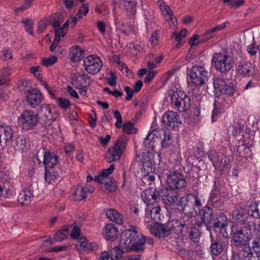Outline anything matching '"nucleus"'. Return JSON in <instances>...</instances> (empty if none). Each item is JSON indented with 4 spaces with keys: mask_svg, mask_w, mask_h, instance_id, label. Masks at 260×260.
I'll use <instances>...</instances> for the list:
<instances>
[{
    "mask_svg": "<svg viewBox=\"0 0 260 260\" xmlns=\"http://www.w3.org/2000/svg\"><path fill=\"white\" fill-rule=\"evenodd\" d=\"M147 214H146V222H149V216H150V219L155 220L157 223H154L150 226V232L154 236L157 237H166L171 233V228L168 224H159L157 222L160 220V207L159 206L153 208L150 211L149 209L146 210Z\"/></svg>",
    "mask_w": 260,
    "mask_h": 260,
    "instance_id": "1",
    "label": "nucleus"
},
{
    "mask_svg": "<svg viewBox=\"0 0 260 260\" xmlns=\"http://www.w3.org/2000/svg\"><path fill=\"white\" fill-rule=\"evenodd\" d=\"M231 229V243L236 248L249 246L251 233H248L243 223L233 224Z\"/></svg>",
    "mask_w": 260,
    "mask_h": 260,
    "instance_id": "2",
    "label": "nucleus"
},
{
    "mask_svg": "<svg viewBox=\"0 0 260 260\" xmlns=\"http://www.w3.org/2000/svg\"><path fill=\"white\" fill-rule=\"evenodd\" d=\"M171 105L173 108L180 112L189 109L190 99L184 91L181 90L174 91L171 94Z\"/></svg>",
    "mask_w": 260,
    "mask_h": 260,
    "instance_id": "3",
    "label": "nucleus"
},
{
    "mask_svg": "<svg viewBox=\"0 0 260 260\" xmlns=\"http://www.w3.org/2000/svg\"><path fill=\"white\" fill-rule=\"evenodd\" d=\"M189 77L192 83L196 86H201L208 80L209 74L202 66H194L190 70Z\"/></svg>",
    "mask_w": 260,
    "mask_h": 260,
    "instance_id": "4",
    "label": "nucleus"
},
{
    "mask_svg": "<svg viewBox=\"0 0 260 260\" xmlns=\"http://www.w3.org/2000/svg\"><path fill=\"white\" fill-rule=\"evenodd\" d=\"M36 115L40 122L45 126L50 125L56 121L58 116L55 111H52L50 106L47 104L40 106Z\"/></svg>",
    "mask_w": 260,
    "mask_h": 260,
    "instance_id": "5",
    "label": "nucleus"
},
{
    "mask_svg": "<svg viewBox=\"0 0 260 260\" xmlns=\"http://www.w3.org/2000/svg\"><path fill=\"white\" fill-rule=\"evenodd\" d=\"M126 147L124 140L119 137L114 143L113 146L110 148L105 156L107 161L111 163L117 161L121 158Z\"/></svg>",
    "mask_w": 260,
    "mask_h": 260,
    "instance_id": "6",
    "label": "nucleus"
},
{
    "mask_svg": "<svg viewBox=\"0 0 260 260\" xmlns=\"http://www.w3.org/2000/svg\"><path fill=\"white\" fill-rule=\"evenodd\" d=\"M212 60L217 70L222 73L229 72L233 66V61L230 56L224 53H215Z\"/></svg>",
    "mask_w": 260,
    "mask_h": 260,
    "instance_id": "7",
    "label": "nucleus"
},
{
    "mask_svg": "<svg viewBox=\"0 0 260 260\" xmlns=\"http://www.w3.org/2000/svg\"><path fill=\"white\" fill-rule=\"evenodd\" d=\"M37 115L31 110L23 111L18 118V124L23 129L32 128L37 123Z\"/></svg>",
    "mask_w": 260,
    "mask_h": 260,
    "instance_id": "8",
    "label": "nucleus"
},
{
    "mask_svg": "<svg viewBox=\"0 0 260 260\" xmlns=\"http://www.w3.org/2000/svg\"><path fill=\"white\" fill-rule=\"evenodd\" d=\"M85 70L90 74L95 75L99 72L103 65L100 57L96 55L87 56L83 61Z\"/></svg>",
    "mask_w": 260,
    "mask_h": 260,
    "instance_id": "9",
    "label": "nucleus"
},
{
    "mask_svg": "<svg viewBox=\"0 0 260 260\" xmlns=\"http://www.w3.org/2000/svg\"><path fill=\"white\" fill-rule=\"evenodd\" d=\"M167 183L169 187L175 190L182 189L186 185L184 176L177 172H171L168 175Z\"/></svg>",
    "mask_w": 260,
    "mask_h": 260,
    "instance_id": "10",
    "label": "nucleus"
},
{
    "mask_svg": "<svg viewBox=\"0 0 260 260\" xmlns=\"http://www.w3.org/2000/svg\"><path fill=\"white\" fill-rule=\"evenodd\" d=\"M228 247V241L224 238L211 239L210 247V253L212 258L219 255L224 250L226 249Z\"/></svg>",
    "mask_w": 260,
    "mask_h": 260,
    "instance_id": "11",
    "label": "nucleus"
},
{
    "mask_svg": "<svg viewBox=\"0 0 260 260\" xmlns=\"http://www.w3.org/2000/svg\"><path fill=\"white\" fill-rule=\"evenodd\" d=\"M178 193L174 189L165 187L159 190V198L166 205H173L178 201Z\"/></svg>",
    "mask_w": 260,
    "mask_h": 260,
    "instance_id": "12",
    "label": "nucleus"
},
{
    "mask_svg": "<svg viewBox=\"0 0 260 260\" xmlns=\"http://www.w3.org/2000/svg\"><path fill=\"white\" fill-rule=\"evenodd\" d=\"M141 197L147 206L153 205L157 202V199L159 198V190L153 187L148 188L142 192Z\"/></svg>",
    "mask_w": 260,
    "mask_h": 260,
    "instance_id": "13",
    "label": "nucleus"
},
{
    "mask_svg": "<svg viewBox=\"0 0 260 260\" xmlns=\"http://www.w3.org/2000/svg\"><path fill=\"white\" fill-rule=\"evenodd\" d=\"M231 260H256L251 251L245 249H238L236 247H232Z\"/></svg>",
    "mask_w": 260,
    "mask_h": 260,
    "instance_id": "14",
    "label": "nucleus"
},
{
    "mask_svg": "<svg viewBox=\"0 0 260 260\" xmlns=\"http://www.w3.org/2000/svg\"><path fill=\"white\" fill-rule=\"evenodd\" d=\"M136 234L135 229H128L123 231L121 234L120 245L123 249L131 250L133 240Z\"/></svg>",
    "mask_w": 260,
    "mask_h": 260,
    "instance_id": "15",
    "label": "nucleus"
},
{
    "mask_svg": "<svg viewBox=\"0 0 260 260\" xmlns=\"http://www.w3.org/2000/svg\"><path fill=\"white\" fill-rule=\"evenodd\" d=\"M179 122V116L177 113L168 111L165 113L162 118V123L166 124L168 129L174 128L177 126Z\"/></svg>",
    "mask_w": 260,
    "mask_h": 260,
    "instance_id": "16",
    "label": "nucleus"
},
{
    "mask_svg": "<svg viewBox=\"0 0 260 260\" xmlns=\"http://www.w3.org/2000/svg\"><path fill=\"white\" fill-rule=\"evenodd\" d=\"M34 198V190L31 185L27 188L23 189L19 194L17 202L21 206L27 205Z\"/></svg>",
    "mask_w": 260,
    "mask_h": 260,
    "instance_id": "17",
    "label": "nucleus"
},
{
    "mask_svg": "<svg viewBox=\"0 0 260 260\" xmlns=\"http://www.w3.org/2000/svg\"><path fill=\"white\" fill-rule=\"evenodd\" d=\"M179 205L185 215L191 216L194 212H197V209L193 208L192 200L190 199L189 194L181 198Z\"/></svg>",
    "mask_w": 260,
    "mask_h": 260,
    "instance_id": "18",
    "label": "nucleus"
},
{
    "mask_svg": "<svg viewBox=\"0 0 260 260\" xmlns=\"http://www.w3.org/2000/svg\"><path fill=\"white\" fill-rule=\"evenodd\" d=\"M213 84L214 88L219 90L222 94L231 96L234 93L235 89L234 87L228 85L223 79L220 78H216L214 81Z\"/></svg>",
    "mask_w": 260,
    "mask_h": 260,
    "instance_id": "19",
    "label": "nucleus"
},
{
    "mask_svg": "<svg viewBox=\"0 0 260 260\" xmlns=\"http://www.w3.org/2000/svg\"><path fill=\"white\" fill-rule=\"evenodd\" d=\"M27 146V139L23 135H19L15 137L11 142V147L16 151H26Z\"/></svg>",
    "mask_w": 260,
    "mask_h": 260,
    "instance_id": "20",
    "label": "nucleus"
},
{
    "mask_svg": "<svg viewBox=\"0 0 260 260\" xmlns=\"http://www.w3.org/2000/svg\"><path fill=\"white\" fill-rule=\"evenodd\" d=\"M26 98L28 104L35 108L41 103L43 96L39 90L34 89L27 93Z\"/></svg>",
    "mask_w": 260,
    "mask_h": 260,
    "instance_id": "21",
    "label": "nucleus"
},
{
    "mask_svg": "<svg viewBox=\"0 0 260 260\" xmlns=\"http://www.w3.org/2000/svg\"><path fill=\"white\" fill-rule=\"evenodd\" d=\"M253 68L250 62L240 61L236 67L237 74L243 77H249L252 75Z\"/></svg>",
    "mask_w": 260,
    "mask_h": 260,
    "instance_id": "22",
    "label": "nucleus"
},
{
    "mask_svg": "<svg viewBox=\"0 0 260 260\" xmlns=\"http://www.w3.org/2000/svg\"><path fill=\"white\" fill-rule=\"evenodd\" d=\"M224 202V198L216 191H212L211 192L208 201V205L219 209L223 207Z\"/></svg>",
    "mask_w": 260,
    "mask_h": 260,
    "instance_id": "23",
    "label": "nucleus"
},
{
    "mask_svg": "<svg viewBox=\"0 0 260 260\" xmlns=\"http://www.w3.org/2000/svg\"><path fill=\"white\" fill-rule=\"evenodd\" d=\"M43 153V164L46 168H52L57 165L58 157L53 153L47 152L45 150H42Z\"/></svg>",
    "mask_w": 260,
    "mask_h": 260,
    "instance_id": "24",
    "label": "nucleus"
},
{
    "mask_svg": "<svg viewBox=\"0 0 260 260\" xmlns=\"http://www.w3.org/2000/svg\"><path fill=\"white\" fill-rule=\"evenodd\" d=\"M146 243V237L140 234H138L136 231V234L133 240L131 250L134 251H143L144 244Z\"/></svg>",
    "mask_w": 260,
    "mask_h": 260,
    "instance_id": "25",
    "label": "nucleus"
},
{
    "mask_svg": "<svg viewBox=\"0 0 260 260\" xmlns=\"http://www.w3.org/2000/svg\"><path fill=\"white\" fill-rule=\"evenodd\" d=\"M117 228L112 223L106 225L103 229V233L107 240L113 241L118 235Z\"/></svg>",
    "mask_w": 260,
    "mask_h": 260,
    "instance_id": "26",
    "label": "nucleus"
},
{
    "mask_svg": "<svg viewBox=\"0 0 260 260\" xmlns=\"http://www.w3.org/2000/svg\"><path fill=\"white\" fill-rule=\"evenodd\" d=\"M231 216L233 219L239 221L240 223H244L248 221L247 218L248 215L244 208H240L235 209L232 211Z\"/></svg>",
    "mask_w": 260,
    "mask_h": 260,
    "instance_id": "27",
    "label": "nucleus"
},
{
    "mask_svg": "<svg viewBox=\"0 0 260 260\" xmlns=\"http://www.w3.org/2000/svg\"><path fill=\"white\" fill-rule=\"evenodd\" d=\"M13 133L9 125L0 126V143L2 141L7 142L12 139Z\"/></svg>",
    "mask_w": 260,
    "mask_h": 260,
    "instance_id": "28",
    "label": "nucleus"
},
{
    "mask_svg": "<svg viewBox=\"0 0 260 260\" xmlns=\"http://www.w3.org/2000/svg\"><path fill=\"white\" fill-rule=\"evenodd\" d=\"M226 220V216L221 212H216L212 216L211 220L209 224L212 225L214 228H217L221 226Z\"/></svg>",
    "mask_w": 260,
    "mask_h": 260,
    "instance_id": "29",
    "label": "nucleus"
},
{
    "mask_svg": "<svg viewBox=\"0 0 260 260\" xmlns=\"http://www.w3.org/2000/svg\"><path fill=\"white\" fill-rule=\"evenodd\" d=\"M226 25L225 24H221L206 30L204 36H203V38L201 39L199 42L200 43H203L209 40L214 37V35L213 34L214 32L223 29L226 27Z\"/></svg>",
    "mask_w": 260,
    "mask_h": 260,
    "instance_id": "30",
    "label": "nucleus"
},
{
    "mask_svg": "<svg viewBox=\"0 0 260 260\" xmlns=\"http://www.w3.org/2000/svg\"><path fill=\"white\" fill-rule=\"evenodd\" d=\"M179 224L182 228V231L189 232L193 226L192 218L190 215H184L180 217L179 220Z\"/></svg>",
    "mask_w": 260,
    "mask_h": 260,
    "instance_id": "31",
    "label": "nucleus"
},
{
    "mask_svg": "<svg viewBox=\"0 0 260 260\" xmlns=\"http://www.w3.org/2000/svg\"><path fill=\"white\" fill-rule=\"evenodd\" d=\"M200 213L202 222L206 225H208L209 223H210L212 216L214 215L215 212H213L211 208L208 206H205L202 208V210L200 211Z\"/></svg>",
    "mask_w": 260,
    "mask_h": 260,
    "instance_id": "32",
    "label": "nucleus"
},
{
    "mask_svg": "<svg viewBox=\"0 0 260 260\" xmlns=\"http://www.w3.org/2000/svg\"><path fill=\"white\" fill-rule=\"evenodd\" d=\"M106 216L110 220L120 224L123 222V216L113 209H110L106 212Z\"/></svg>",
    "mask_w": 260,
    "mask_h": 260,
    "instance_id": "33",
    "label": "nucleus"
},
{
    "mask_svg": "<svg viewBox=\"0 0 260 260\" xmlns=\"http://www.w3.org/2000/svg\"><path fill=\"white\" fill-rule=\"evenodd\" d=\"M83 51L78 46L72 47L69 53L70 60L72 62L78 61L83 57Z\"/></svg>",
    "mask_w": 260,
    "mask_h": 260,
    "instance_id": "34",
    "label": "nucleus"
},
{
    "mask_svg": "<svg viewBox=\"0 0 260 260\" xmlns=\"http://www.w3.org/2000/svg\"><path fill=\"white\" fill-rule=\"evenodd\" d=\"M80 247L84 250H93L97 248L98 245L95 242L89 243L86 238L80 237L79 239Z\"/></svg>",
    "mask_w": 260,
    "mask_h": 260,
    "instance_id": "35",
    "label": "nucleus"
},
{
    "mask_svg": "<svg viewBox=\"0 0 260 260\" xmlns=\"http://www.w3.org/2000/svg\"><path fill=\"white\" fill-rule=\"evenodd\" d=\"M249 247L256 255L258 260H260V236L254 237L251 242V247Z\"/></svg>",
    "mask_w": 260,
    "mask_h": 260,
    "instance_id": "36",
    "label": "nucleus"
},
{
    "mask_svg": "<svg viewBox=\"0 0 260 260\" xmlns=\"http://www.w3.org/2000/svg\"><path fill=\"white\" fill-rule=\"evenodd\" d=\"M69 229V226H66L57 232L54 236V239L57 242L65 240L68 235Z\"/></svg>",
    "mask_w": 260,
    "mask_h": 260,
    "instance_id": "37",
    "label": "nucleus"
},
{
    "mask_svg": "<svg viewBox=\"0 0 260 260\" xmlns=\"http://www.w3.org/2000/svg\"><path fill=\"white\" fill-rule=\"evenodd\" d=\"M247 231L252 230L256 234H260V224L256 222L248 221L243 223Z\"/></svg>",
    "mask_w": 260,
    "mask_h": 260,
    "instance_id": "38",
    "label": "nucleus"
},
{
    "mask_svg": "<svg viewBox=\"0 0 260 260\" xmlns=\"http://www.w3.org/2000/svg\"><path fill=\"white\" fill-rule=\"evenodd\" d=\"M11 71L10 68H6L3 69L0 73V86L6 84L9 81Z\"/></svg>",
    "mask_w": 260,
    "mask_h": 260,
    "instance_id": "39",
    "label": "nucleus"
},
{
    "mask_svg": "<svg viewBox=\"0 0 260 260\" xmlns=\"http://www.w3.org/2000/svg\"><path fill=\"white\" fill-rule=\"evenodd\" d=\"M251 212V216L255 218L260 219V203L256 202H252L249 205Z\"/></svg>",
    "mask_w": 260,
    "mask_h": 260,
    "instance_id": "40",
    "label": "nucleus"
},
{
    "mask_svg": "<svg viewBox=\"0 0 260 260\" xmlns=\"http://www.w3.org/2000/svg\"><path fill=\"white\" fill-rule=\"evenodd\" d=\"M75 200L78 201L85 199L87 197V195L84 192L83 189L82 188V185H79L75 191L74 193Z\"/></svg>",
    "mask_w": 260,
    "mask_h": 260,
    "instance_id": "41",
    "label": "nucleus"
},
{
    "mask_svg": "<svg viewBox=\"0 0 260 260\" xmlns=\"http://www.w3.org/2000/svg\"><path fill=\"white\" fill-rule=\"evenodd\" d=\"M104 183L105 184V188L108 190L110 192H113L116 189V182L114 180H113L110 178H106V180H104Z\"/></svg>",
    "mask_w": 260,
    "mask_h": 260,
    "instance_id": "42",
    "label": "nucleus"
},
{
    "mask_svg": "<svg viewBox=\"0 0 260 260\" xmlns=\"http://www.w3.org/2000/svg\"><path fill=\"white\" fill-rule=\"evenodd\" d=\"M123 253V251L120 248L115 247L111 250L110 258L112 260H117L122 257Z\"/></svg>",
    "mask_w": 260,
    "mask_h": 260,
    "instance_id": "43",
    "label": "nucleus"
},
{
    "mask_svg": "<svg viewBox=\"0 0 260 260\" xmlns=\"http://www.w3.org/2000/svg\"><path fill=\"white\" fill-rule=\"evenodd\" d=\"M122 131L126 134H135L137 133V129L134 127L133 123L128 121L123 124Z\"/></svg>",
    "mask_w": 260,
    "mask_h": 260,
    "instance_id": "44",
    "label": "nucleus"
},
{
    "mask_svg": "<svg viewBox=\"0 0 260 260\" xmlns=\"http://www.w3.org/2000/svg\"><path fill=\"white\" fill-rule=\"evenodd\" d=\"M230 159L229 157L224 156L222 157L219 161L218 164L217 165V169L220 171H222L224 169L228 168V165L230 163Z\"/></svg>",
    "mask_w": 260,
    "mask_h": 260,
    "instance_id": "45",
    "label": "nucleus"
},
{
    "mask_svg": "<svg viewBox=\"0 0 260 260\" xmlns=\"http://www.w3.org/2000/svg\"><path fill=\"white\" fill-rule=\"evenodd\" d=\"M22 23L23 24L25 30L31 36L33 35L32 26L33 23L30 19H24L21 20Z\"/></svg>",
    "mask_w": 260,
    "mask_h": 260,
    "instance_id": "46",
    "label": "nucleus"
},
{
    "mask_svg": "<svg viewBox=\"0 0 260 260\" xmlns=\"http://www.w3.org/2000/svg\"><path fill=\"white\" fill-rule=\"evenodd\" d=\"M24 3L20 7H17L15 9V11L18 12L19 11H24L31 7L35 0H23Z\"/></svg>",
    "mask_w": 260,
    "mask_h": 260,
    "instance_id": "47",
    "label": "nucleus"
},
{
    "mask_svg": "<svg viewBox=\"0 0 260 260\" xmlns=\"http://www.w3.org/2000/svg\"><path fill=\"white\" fill-rule=\"evenodd\" d=\"M59 107L63 110H67L70 106V102L66 98H59L57 99Z\"/></svg>",
    "mask_w": 260,
    "mask_h": 260,
    "instance_id": "48",
    "label": "nucleus"
},
{
    "mask_svg": "<svg viewBox=\"0 0 260 260\" xmlns=\"http://www.w3.org/2000/svg\"><path fill=\"white\" fill-rule=\"evenodd\" d=\"M123 7L127 11H132L136 6V3L134 0H123Z\"/></svg>",
    "mask_w": 260,
    "mask_h": 260,
    "instance_id": "49",
    "label": "nucleus"
},
{
    "mask_svg": "<svg viewBox=\"0 0 260 260\" xmlns=\"http://www.w3.org/2000/svg\"><path fill=\"white\" fill-rule=\"evenodd\" d=\"M164 138L161 141V148H167L169 147L171 144V136L170 134L167 133V132H164Z\"/></svg>",
    "mask_w": 260,
    "mask_h": 260,
    "instance_id": "50",
    "label": "nucleus"
},
{
    "mask_svg": "<svg viewBox=\"0 0 260 260\" xmlns=\"http://www.w3.org/2000/svg\"><path fill=\"white\" fill-rule=\"evenodd\" d=\"M56 61V56L55 55H52L47 58H43L42 61V64L46 67H49L53 65Z\"/></svg>",
    "mask_w": 260,
    "mask_h": 260,
    "instance_id": "51",
    "label": "nucleus"
},
{
    "mask_svg": "<svg viewBox=\"0 0 260 260\" xmlns=\"http://www.w3.org/2000/svg\"><path fill=\"white\" fill-rule=\"evenodd\" d=\"M190 199L192 200V204L193 208H197L198 210L200 207H202V204L201 203V200L199 197L197 195L193 194H189Z\"/></svg>",
    "mask_w": 260,
    "mask_h": 260,
    "instance_id": "52",
    "label": "nucleus"
},
{
    "mask_svg": "<svg viewBox=\"0 0 260 260\" xmlns=\"http://www.w3.org/2000/svg\"><path fill=\"white\" fill-rule=\"evenodd\" d=\"M186 29L183 28L179 33L173 32V37H174L175 40L177 42H180L182 41V38H184L186 34Z\"/></svg>",
    "mask_w": 260,
    "mask_h": 260,
    "instance_id": "53",
    "label": "nucleus"
},
{
    "mask_svg": "<svg viewBox=\"0 0 260 260\" xmlns=\"http://www.w3.org/2000/svg\"><path fill=\"white\" fill-rule=\"evenodd\" d=\"M88 12V4H84L79 10L77 13V16H78L79 19H81L83 18L82 14L85 16L87 14Z\"/></svg>",
    "mask_w": 260,
    "mask_h": 260,
    "instance_id": "54",
    "label": "nucleus"
},
{
    "mask_svg": "<svg viewBox=\"0 0 260 260\" xmlns=\"http://www.w3.org/2000/svg\"><path fill=\"white\" fill-rule=\"evenodd\" d=\"M247 50L250 55H254L259 50V47L255 43H252L248 46Z\"/></svg>",
    "mask_w": 260,
    "mask_h": 260,
    "instance_id": "55",
    "label": "nucleus"
},
{
    "mask_svg": "<svg viewBox=\"0 0 260 260\" xmlns=\"http://www.w3.org/2000/svg\"><path fill=\"white\" fill-rule=\"evenodd\" d=\"M153 137H150V138H148V135L145 138V140L144 142V145L146 148L150 150H152L154 147V141H153Z\"/></svg>",
    "mask_w": 260,
    "mask_h": 260,
    "instance_id": "56",
    "label": "nucleus"
},
{
    "mask_svg": "<svg viewBox=\"0 0 260 260\" xmlns=\"http://www.w3.org/2000/svg\"><path fill=\"white\" fill-rule=\"evenodd\" d=\"M118 64L119 65V68L123 74H125L126 76H128L132 74V71L128 70L127 66L122 62H118Z\"/></svg>",
    "mask_w": 260,
    "mask_h": 260,
    "instance_id": "57",
    "label": "nucleus"
},
{
    "mask_svg": "<svg viewBox=\"0 0 260 260\" xmlns=\"http://www.w3.org/2000/svg\"><path fill=\"white\" fill-rule=\"evenodd\" d=\"M118 64L119 65V68L123 74H125L126 76H128L132 74V71L128 70L127 66L122 62H118Z\"/></svg>",
    "mask_w": 260,
    "mask_h": 260,
    "instance_id": "58",
    "label": "nucleus"
},
{
    "mask_svg": "<svg viewBox=\"0 0 260 260\" xmlns=\"http://www.w3.org/2000/svg\"><path fill=\"white\" fill-rule=\"evenodd\" d=\"M188 232L189 233L190 238L193 241H196L200 235L199 230L194 228L192 227Z\"/></svg>",
    "mask_w": 260,
    "mask_h": 260,
    "instance_id": "59",
    "label": "nucleus"
},
{
    "mask_svg": "<svg viewBox=\"0 0 260 260\" xmlns=\"http://www.w3.org/2000/svg\"><path fill=\"white\" fill-rule=\"evenodd\" d=\"M158 32L155 30L154 31L150 38V42L152 46L158 44Z\"/></svg>",
    "mask_w": 260,
    "mask_h": 260,
    "instance_id": "60",
    "label": "nucleus"
},
{
    "mask_svg": "<svg viewBox=\"0 0 260 260\" xmlns=\"http://www.w3.org/2000/svg\"><path fill=\"white\" fill-rule=\"evenodd\" d=\"M81 230L79 226L76 225L73 228L71 233V237L73 239H77L80 235Z\"/></svg>",
    "mask_w": 260,
    "mask_h": 260,
    "instance_id": "61",
    "label": "nucleus"
},
{
    "mask_svg": "<svg viewBox=\"0 0 260 260\" xmlns=\"http://www.w3.org/2000/svg\"><path fill=\"white\" fill-rule=\"evenodd\" d=\"M114 168V165L112 164L108 169L103 170L101 174L104 178H107V176L113 172Z\"/></svg>",
    "mask_w": 260,
    "mask_h": 260,
    "instance_id": "62",
    "label": "nucleus"
},
{
    "mask_svg": "<svg viewBox=\"0 0 260 260\" xmlns=\"http://www.w3.org/2000/svg\"><path fill=\"white\" fill-rule=\"evenodd\" d=\"M148 138H150V137H153V139L154 140L155 138H158L160 137V131H158L157 128H153L148 134Z\"/></svg>",
    "mask_w": 260,
    "mask_h": 260,
    "instance_id": "63",
    "label": "nucleus"
},
{
    "mask_svg": "<svg viewBox=\"0 0 260 260\" xmlns=\"http://www.w3.org/2000/svg\"><path fill=\"white\" fill-rule=\"evenodd\" d=\"M124 90L127 94V96L125 98L126 101H130L132 99L135 91L129 86H125Z\"/></svg>",
    "mask_w": 260,
    "mask_h": 260,
    "instance_id": "64",
    "label": "nucleus"
}]
</instances>
